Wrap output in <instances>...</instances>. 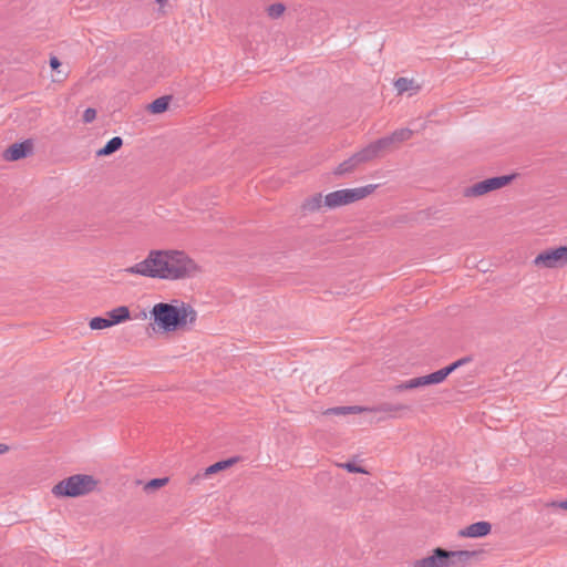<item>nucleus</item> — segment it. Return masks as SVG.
<instances>
[{
    "label": "nucleus",
    "instance_id": "f257e3e1",
    "mask_svg": "<svg viewBox=\"0 0 567 567\" xmlns=\"http://www.w3.org/2000/svg\"><path fill=\"white\" fill-rule=\"evenodd\" d=\"M124 272L153 279L184 280L198 276L202 267L183 250L153 249L145 259L125 268Z\"/></svg>",
    "mask_w": 567,
    "mask_h": 567
},
{
    "label": "nucleus",
    "instance_id": "f03ea898",
    "mask_svg": "<svg viewBox=\"0 0 567 567\" xmlns=\"http://www.w3.org/2000/svg\"><path fill=\"white\" fill-rule=\"evenodd\" d=\"M150 315L154 324L166 332L192 327L197 319L196 310L181 300H173L171 303L158 302L153 306Z\"/></svg>",
    "mask_w": 567,
    "mask_h": 567
},
{
    "label": "nucleus",
    "instance_id": "7ed1b4c3",
    "mask_svg": "<svg viewBox=\"0 0 567 567\" xmlns=\"http://www.w3.org/2000/svg\"><path fill=\"white\" fill-rule=\"evenodd\" d=\"M475 556L470 550H445L435 548L431 555L413 561V567H464Z\"/></svg>",
    "mask_w": 567,
    "mask_h": 567
},
{
    "label": "nucleus",
    "instance_id": "20e7f679",
    "mask_svg": "<svg viewBox=\"0 0 567 567\" xmlns=\"http://www.w3.org/2000/svg\"><path fill=\"white\" fill-rule=\"evenodd\" d=\"M96 485L97 481L93 476L76 474L54 485L52 493L56 497H78L91 493Z\"/></svg>",
    "mask_w": 567,
    "mask_h": 567
},
{
    "label": "nucleus",
    "instance_id": "39448f33",
    "mask_svg": "<svg viewBox=\"0 0 567 567\" xmlns=\"http://www.w3.org/2000/svg\"><path fill=\"white\" fill-rule=\"evenodd\" d=\"M515 178V174L489 177L464 187L462 194L465 198H481L508 186Z\"/></svg>",
    "mask_w": 567,
    "mask_h": 567
},
{
    "label": "nucleus",
    "instance_id": "423d86ee",
    "mask_svg": "<svg viewBox=\"0 0 567 567\" xmlns=\"http://www.w3.org/2000/svg\"><path fill=\"white\" fill-rule=\"evenodd\" d=\"M377 185H367L358 188L339 189L329 193L324 197V206L328 208H337L343 205L363 199L374 192Z\"/></svg>",
    "mask_w": 567,
    "mask_h": 567
},
{
    "label": "nucleus",
    "instance_id": "0eeeda50",
    "mask_svg": "<svg viewBox=\"0 0 567 567\" xmlns=\"http://www.w3.org/2000/svg\"><path fill=\"white\" fill-rule=\"evenodd\" d=\"M533 262L538 268H563L567 266V247L560 246L555 249H546L538 254Z\"/></svg>",
    "mask_w": 567,
    "mask_h": 567
},
{
    "label": "nucleus",
    "instance_id": "6e6552de",
    "mask_svg": "<svg viewBox=\"0 0 567 567\" xmlns=\"http://www.w3.org/2000/svg\"><path fill=\"white\" fill-rule=\"evenodd\" d=\"M385 151H388L386 141L380 138L375 142L370 143L368 146L357 152L355 154L360 163L362 164L379 157L381 153Z\"/></svg>",
    "mask_w": 567,
    "mask_h": 567
},
{
    "label": "nucleus",
    "instance_id": "1a4fd4ad",
    "mask_svg": "<svg viewBox=\"0 0 567 567\" xmlns=\"http://www.w3.org/2000/svg\"><path fill=\"white\" fill-rule=\"evenodd\" d=\"M32 148L33 144L31 141L14 143L4 151L3 158L10 162L19 161L31 154Z\"/></svg>",
    "mask_w": 567,
    "mask_h": 567
},
{
    "label": "nucleus",
    "instance_id": "9d476101",
    "mask_svg": "<svg viewBox=\"0 0 567 567\" xmlns=\"http://www.w3.org/2000/svg\"><path fill=\"white\" fill-rule=\"evenodd\" d=\"M491 529L492 526L488 522H477L462 529L460 535L470 538L484 537L491 533Z\"/></svg>",
    "mask_w": 567,
    "mask_h": 567
},
{
    "label": "nucleus",
    "instance_id": "9b49d317",
    "mask_svg": "<svg viewBox=\"0 0 567 567\" xmlns=\"http://www.w3.org/2000/svg\"><path fill=\"white\" fill-rule=\"evenodd\" d=\"M432 384H434L432 377H431V374H427V375H423V377H419V378H414V379L404 381V382L395 385L393 388V391L402 392V391L412 390V389H416L420 386L432 385Z\"/></svg>",
    "mask_w": 567,
    "mask_h": 567
},
{
    "label": "nucleus",
    "instance_id": "f8f14e48",
    "mask_svg": "<svg viewBox=\"0 0 567 567\" xmlns=\"http://www.w3.org/2000/svg\"><path fill=\"white\" fill-rule=\"evenodd\" d=\"M467 361H470L468 358H463L439 371L431 373L434 384L443 382L447 378V375H450L453 371H455L458 367L463 365Z\"/></svg>",
    "mask_w": 567,
    "mask_h": 567
},
{
    "label": "nucleus",
    "instance_id": "ddd939ff",
    "mask_svg": "<svg viewBox=\"0 0 567 567\" xmlns=\"http://www.w3.org/2000/svg\"><path fill=\"white\" fill-rule=\"evenodd\" d=\"M412 134L413 132L409 128H400L394 131L391 135L382 137V140L386 141V147L390 150L393 145L411 138Z\"/></svg>",
    "mask_w": 567,
    "mask_h": 567
},
{
    "label": "nucleus",
    "instance_id": "4468645a",
    "mask_svg": "<svg viewBox=\"0 0 567 567\" xmlns=\"http://www.w3.org/2000/svg\"><path fill=\"white\" fill-rule=\"evenodd\" d=\"M394 86L399 94H403L405 92H409L410 95H413L420 91V85L414 82V80L408 79V78H399L394 82Z\"/></svg>",
    "mask_w": 567,
    "mask_h": 567
},
{
    "label": "nucleus",
    "instance_id": "2eb2a0df",
    "mask_svg": "<svg viewBox=\"0 0 567 567\" xmlns=\"http://www.w3.org/2000/svg\"><path fill=\"white\" fill-rule=\"evenodd\" d=\"M367 411L365 408L359 406V405H352V406H337L328 409L323 412V414H334V415H348V414H359Z\"/></svg>",
    "mask_w": 567,
    "mask_h": 567
},
{
    "label": "nucleus",
    "instance_id": "dca6fc26",
    "mask_svg": "<svg viewBox=\"0 0 567 567\" xmlns=\"http://www.w3.org/2000/svg\"><path fill=\"white\" fill-rule=\"evenodd\" d=\"M113 326L130 319V310L125 306L117 307L106 313Z\"/></svg>",
    "mask_w": 567,
    "mask_h": 567
},
{
    "label": "nucleus",
    "instance_id": "f3484780",
    "mask_svg": "<svg viewBox=\"0 0 567 567\" xmlns=\"http://www.w3.org/2000/svg\"><path fill=\"white\" fill-rule=\"evenodd\" d=\"M122 145H123V140L118 136H115V137L111 138L105 144L104 147L100 148L96 152V156L102 157V156L111 155V154L115 153L117 150H120Z\"/></svg>",
    "mask_w": 567,
    "mask_h": 567
},
{
    "label": "nucleus",
    "instance_id": "a211bd4d",
    "mask_svg": "<svg viewBox=\"0 0 567 567\" xmlns=\"http://www.w3.org/2000/svg\"><path fill=\"white\" fill-rule=\"evenodd\" d=\"M322 205V196L321 194H315L307 198L302 205L301 209L306 213L317 212Z\"/></svg>",
    "mask_w": 567,
    "mask_h": 567
},
{
    "label": "nucleus",
    "instance_id": "6ab92c4d",
    "mask_svg": "<svg viewBox=\"0 0 567 567\" xmlns=\"http://www.w3.org/2000/svg\"><path fill=\"white\" fill-rule=\"evenodd\" d=\"M360 161L357 154H353L348 159L343 161L336 169V174L343 175L352 172L358 165H360Z\"/></svg>",
    "mask_w": 567,
    "mask_h": 567
},
{
    "label": "nucleus",
    "instance_id": "aec40b11",
    "mask_svg": "<svg viewBox=\"0 0 567 567\" xmlns=\"http://www.w3.org/2000/svg\"><path fill=\"white\" fill-rule=\"evenodd\" d=\"M236 463V458H229V460H225V461H219L210 466H208L205 472L203 473V477H207L209 475H213L219 471H223L229 466H231L233 464Z\"/></svg>",
    "mask_w": 567,
    "mask_h": 567
},
{
    "label": "nucleus",
    "instance_id": "412c9836",
    "mask_svg": "<svg viewBox=\"0 0 567 567\" xmlns=\"http://www.w3.org/2000/svg\"><path fill=\"white\" fill-rule=\"evenodd\" d=\"M168 104H169V97L168 96H162V97H158L155 101H153L148 105V110L153 114H159V113H163V112H165L167 110Z\"/></svg>",
    "mask_w": 567,
    "mask_h": 567
},
{
    "label": "nucleus",
    "instance_id": "4be33fe9",
    "mask_svg": "<svg viewBox=\"0 0 567 567\" xmlns=\"http://www.w3.org/2000/svg\"><path fill=\"white\" fill-rule=\"evenodd\" d=\"M286 6L281 2H276L267 7L266 12L270 19H279L284 16Z\"/></svg>",
    "mask_w": 567,
    "mask_h": 567
},
{
    "label": "nucleus",
    "instance_id": "5701e85b",
    "mask_svg": "<svg viewBox=\"0 0 567 567\" xmlns=\"http://www.w3.org/2000/svg\"><path fill=\"white\" fill-rule=\"evenodd\" d=\"M112 326H113V323L107 318V316L106 317H95V318H92L90 321V328L92 330H101V329L110 328Z\"/></svg>",
    "mask_w": 567,
    "mask_h": 567
},
{
    "label": "nucleus",
    "instance_id": "b1692460",
    "mask_svg": "<svg viewBox=\"0 0 567 567\" xmlns=\"http://www.w3.org/2000/svg\"><path fill=\"white\" fill-rule=\"evenodd\" d=\"M167 482H168L167 477L153 478V480H151L150 482L146 483L145 491H152V489L159 488V487L166 485Z\"/></svg>",
    "mask_w": 567,
    "mask_h": 567
},
{
    "label": "nucleus",
    "instance_id": "393cba45",
    "mask_svg": "<svg viewBox=\"0 0 567 567\" xmlns=\"http://www.w3.org/2000/svg\"><path fill=\"white\" fill-rule=\"evenodd\" d=\"M403 409H404V405H402V404L393 405V404L384 403V404H381L379 408H377L375 411H378V412H396V411H401Z\"/></svg>",
    "mask_w": 567,
    "mask_h": 567
},
{
    "label": "nucleus",
    "instance_id": "a878e982",
    "mask_svg": "<svg viewBox=\"0 0 567 567\" xmlns=\"http://www.w3.org/2000/svg\"><path fill=\"white\" fill-rule=\"evenodd\" d=\"M339 466L347 470L350 473H367L364 468L351 462L339 464Z\"/></svg>",
    "mask_w": 567,
    "mask_h": 567
},
{
    "label": "nucleus",
    "instance_id": "bb28decb",
    "mask_svg": "<svg viewBox=\"0 0 567 567\" xmlns=\"http://www.w3.org/2000/svg\"><path fill=\"white\" fill-rule=\"evenodd\" d=\"M96 117V111L94 109H86L83 113V122L84 123H91L95 120Z\"/></svg>",
    "mask_w": 567,
    "mask_h": 567
},
{
    "label": "nucleus",
    "instance_id": "cd10ccee",
    "mask_svg": "<svg viewBox=\"0 0 567 567\" xmlns=\"http://www.w3.org/2000/svg\"><path fill=\"white\" fill-rule=\"evenodd\" d=\"M61 65L60 61L58 58L55 56H52L50 59V66L53 69V70H56L59 66Z\"/></svg>",
    "mask_w": 567,
    "mask_h": 567
},
{
    "label": "nucleus",
    "instance_id": "c85d7f7f",
    "mask_svg": "<svg viewBox=\"0 0 567 567\" xmlns=\"http://www.w3.org/2000/svg\"><path fill=\"white\" fill-rule=\"evenodd\" d=\"M551 505L555 506V507H558V508L567 511V499L566 501H561V502H554Z\"/></svg>",
    "mask_w": 567,
    "mask_h": 567
},
{
    "label": "nucleus",
    "instance_id": "c756f323",
    "mask_svg": "<svg viewBox=\"0 0 567 567\" xmlns=\"http://www.w3.org/2000/svg\"><path fill=\"white\" fill-rule=\"evenodd\" d=\"M9 447L6 444L0 443V455L8 452Z\"/></svg>",
    "mask_w": 567,
    "mask_h": 567
},
{
    "label": "nucleus",
    "instance_id": "7c9ffc66",
    "mask_svg": "<svg viewBox=\"0 0 567 567\" xmlns=\"http://www.w3.org/2000/svg\"><path fill=\"white\" fill-rule=\"evenodd\" d=\"M155 1L161 6V8H163L167 0H155Z\"/></svg>",
    "mask_w": 567,
    "mask_h": 567
}]
</instances>
